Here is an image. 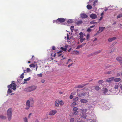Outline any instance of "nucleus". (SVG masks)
<instances>
[{"instance_id":"obj_22","label":"nucleus","mask_w":122,"mask_h":122,"mask_svg":"<svg viewBox=\"0 0 122 122\" xmlns=\"http://www.w3.org/2000/svg\"><path fill=\"white\" fill-rule=\"evenodd\" d=\"M83 22L82 20H80L76 22V24L77 25H80L83 23Z\"/></svg>"},{"instance_id":"obj_20","label":"nucleus","mask_w":122,"mask_h":122,"mask_svg":"<svg viewBox=\"0 0 122 122\" xmlns=\"http://www.w3.org/2000/svg\"><path fill=\"white\" fill-rule=\"evenodd\" d=\"M119 87L117 83H116L115 85L114 88L116 90H118V88Z\"/></svg>"},{"instance_id":"obj_42","label":"nucleus","mask_w":122,"mask_h":122,"mask_svg":"<svg viewBox=\"0 0 122 122\" xmlns=\"http://www.w3.org/2000/svg\"><path fill=\"white\" fill-rule=\"evenodd\" d=\"M24 73H22L21 74V75H20V78H22V79L24 77Z\"/></svg>"},{"instance_id":"obj_11","label":"nucleus","mask_w":122,"mask_h":122,"mask_svg":"<svg viewBox=\"0 0 122 122\" xmlns=\"http://www.w3.org/2000/svg\"><path fill=\"white\" fill-rule=\"evenodd\" d=\"M114 77H112L107 79L106 80V81L108 82H110L113 81L114 79Z\"/></svg>"},{"instance_id":"obj_43","label":"nucleus","mask_w":122,"mask_h":122,"mask_svg":"<svg viewBox=\"0 0 122 122\" xmlns=\"http://www.w3.org/2000/svg\"><path fill=\"white\" fill-rule=\"evenodd\" d=\"M61 49L63 51H65L66 50V48H64L63 47H61Z\"/></svg>"},{"instance_id":"obj_15","label":"nucleus","mask_w":122,"mask_h":122,"mask_svg":"<svg viewBox=\"0 0 122 122\" xmlns=\"http://www.w3.org/2000/svg\"><path fill=\"white\" fill-rule=\"evenodd\" d=\"M86 44V43H82L81 45H78L76 48L77 49H78L82 47L83 46H84Z\"/></svg>"},{"instance_id":"obj_27","label":"nucleus","mask_w":122,"mask_h":122,"mask_svg":"<svg viewBox=\"0 0 122 122\" xmlns=\"http://www.w3.org/2000/svg\"><path fill=\"white\" fill-rule=\"evenodd\" d=\"M94 87L95 88V89L97 91H98L100 89V87L98 86H95Z\"/></svg>"},{"instance_id":"obj_33","label":"nucleus","mask_w":122,"mask_h":122,"mask_svg":"<svg viewBox=\"0 0 122 122\" xmlns=\"http://www.w3.org/2000/svg\"><path fill=\"white\" fill-rule=\"evenodd\" d=\"M122 17V14H119L117 16V18H120Z\"/></svg>"},{"instance_id":"obj_28","label":"nucleus","mask_w":122,"mask_h":122,"mask_svg":"<svg viewBox=\"0 0 122 122\" xmlns=\"http://www.w3.org/2000/svg\"><path fill=\"white\" fill-rule=\"evenodd\" d=\"M78 98L77 97H76L74 98L73 100L74 102H76L78 100Z\"/></svg>"},{"instance_id":"obj_54","label":"nucleus","mask_w":122,"mask_h":122,"mask_svg":"<svg viewBox=\"0 0 122 122\" xmlns=\"http://www.w3.org/2000/svg\"><path fill=\"white\" fill-rule=\"evenodd\" d=\"M78 97H82L81 96V94H78Z\"/></svg>"},{"instance_id":"obj_51","label":"nucleus","mask_w":122,"mask_h":122,"mask_svg":"<svg viewBox=\"0 0 122 122\" xmlns=\"http://www.w3.org/2000/svg\"><path fill=\"white\" fill-rule=\"evenodd\" d=\"M82 111L83 112H86L87 111V110L86 109H83L82 110Z\"/></svg>"},{"instance_id":"obj_6","label":"nucleus","mask_w":122,"mask_h":122,"mask_svg":"<svg viewBox=\"0 0 122 122\" xmlns=\"http://www.w3.org/2000/svg\"><path fill=\"white\" fill-rule=\"evenodd\" d=\"M57 21L59 23H62L64 22L65 21V19L63 18H58L57 19Z\"/></svg>"},{"instance_id":"obj_23","label":"nucleus","mask_w":122,"mask_h":122,"mask_svg":"<svg viewBox=\"0 0 122 122\" xmlns=\"http://www.w3.org/2000/svg\"><path fill=\"white\" fill-rule=\"evenodd\" d=\"M87 9L89 10H91L92 8V6L91 5H88L86 6Z\"/></svg>"},{"instance_id":"obj_60","label":"nucleus","mask_w":122,"mask_h":122,"mask_svg":"<svg viewBox=\"0 0 122 122\" xmlns=\"http://www.w3.org/2000/svg\"><path fill=\"white\" fill-rule=\"evenodd\" d=\"M77 111H74V114L75 115H76L77 114Z\"/></svg>"},{"instance_id":"obj_59","label":"nucleus","mask_w":122,"mask_h":122,"mask_svg":"<svg viewBox=\"0 0 122 122\" xmlns=\"http://www.w3.org/2000/svg\"><path fill=\"white\" fill-rule=\"evenodd\" d=\"M117 75L118 76H120V74L118 73H117Z\"/></svg>"},{"instance_id":"obj_16","label":"nucleus","mask_w":122,"mask_h":122,"mask_svg":"<svg viewBox=\"0 0 122 122\" xmlns=\"http://www.w3.org/2000/svg\"><path fill=\"white\" fill-rule=\"evenodd\" d=\"M108 91V89L106 88H103V89L102 91L103 93L104 94H106L107 93Z\"/></svg>"},{"instance_id":"obj_8","label":"nucleus","mask_w":122,"mask_h":122,"mask_svg":"<svg viewBox=\"0 0 122 122\" xmlns=\"http://www.w3.org/2000/svg\"><path fill=\"white\" fill-rule=\"evenodd\" d=\"M97 15H96L94 14H91L90 17L91 18L93 19H95L97 17Z\"/></svg>"},{"instance_id":"obj_36","label":"nucleus","mask_w":122,"mask_h":122,"mask_svg":"<svg viewBox=\"0 0 122 122\" xmlns=\"http://www.w3.org/2000/svg\"><path fill=\"white\" fill-rule=\"evenodd\" d=\"M30 67H35V65L34 64H32L30 65L29 66Z\"/></svg>"},{"instance_id":"obj_44","label":"nucleus","mask_w":122,"mask_h":122,"mask_svg":"<svg viewBox=\"0 0 122 122\" xmlns=\"http://www.w3.org/2000/svg\"><path fill=\"white\" fill-rule=\"evenodd\" d=\"M74 119L73 118H71L70 120V122H73L74 121Z\"/></svg>"},{"instance_id":"obj_50","label":"nucleus","mask_w":122,"mask_h":122,"mask_svg":"<svg viewBox=\"0 0 122 122\" xmlns=\"http://www.w3.org/2000/svg\"><path fill=\"white\" fill-rule=\"evenodd\" d=\"M27 71L28 72H29L30 71V69L29 68H27L26 69Z\"/></svg>"},{"instance_id":"obj_47","label":"nucleus","mask_w":122,"mask_h":122,"mask_svg":"<svg viewBox=\"0 0 122 122\" xmlns=\"http://www.w3.org/2000/svg\"><path fill=\"white\" fill-rule=\"evenodd\" d=\"M111 71H109L108 72H106L105 73L106 74H110L111 73Z\"/></svg>"},{"instance_id":"obj_5","label":"nucleus","mask_w":122,"mask_h":122,"mask_svg":"<svg viewBox=\"0 0 122 122\" xmlns=\"http://www.w3.org/2000/svg\"><path fill=\"white\" fill-rule=\"evenodd\" d=\"M57 112V111L56 110H51L50 112L49 115L50 116H53Z\"/></svg>"},{"instance_id":"obj_30","label":"nucleus","mask_w":122,"mask_h":122,"mask_svg":"<svg viewBox=\"0 0 122 122\" xmlns=\"http://www.w3.org/2000/svg\"><path fill=\"white\" fill-rule=\"evenodd\" d=\"M76 105V103L75 102H74L72 103L71 105V106L72 107H74Z\"/></svg>"},{"instance_id":"obj_9","label":"nucleus","mask_w":122,"mask_h":122,"mask_svg":"<svg viewBox=\"0 0 122 122\" xmlns=\"http://www.w3.org/2000/svg\"><path fill=\"white\" fill-rule=\"evenodd\" d=\"M59 105V100H56L55 102V105L56 107H58Z\"/></svg>"},{"instance_id":"obj_10","label":"nucleus","mask_w":122,"mask_h":122,"mask_svg":"<svg viewBox=\"0 0 122 122\" xmlns=\"http://www.w3.org/2000/svg\"><path fill=\"white\" fill-rule=\"evenodd\" d=\"M81 17L82 18H86L88 16L84 13L81 14L80 15Z\"/></svg>"},{"instance_id":"obj_18","label":"nucleus","mask_w":122,"mask_h":122,"mask_svg":"<svg viewBox=\"0 0 122 122\" xmlns=\"http://www.w3.org/2000/svg\"><path fill=\"white\" fill-rule=\"evenodd\" d=\"M121 79L120 78H114L113 81L115 82H118L120 81Z\"/></svg>"},{"instance_id":"obj_32","label":"nucleus","mask_w":122,"mask_h":122,"mask_svg":"<svg viewBox=\"0 0 122 122\" xmlns=\"http://www.w3.org/2000/svg\"><path fill=\"white\" fill-rule=\"evenodd\" d=\"M59 104L61 105H63L64 104L62 100H61L60 101H59Z\"/></svg>"},{"instance_id":"obj_40","label":"nucleus","mask_w":122,"mask_h":122,"mask_svg":"<svg viewBox=\"0 0 122 122\" xmlns=\"http://www.w3.org/2000/svg\"><path fill=\"white\" fill-rule=\"evenodd\" d=\"M90 23L92 24H97V22H94V21H91Z\"/></svg>"},{"instance_id":"obj_48","label":"nucleus","mask_w":122,"mask_h":122,"mask_svg":"<svg viewBox=\"0 0 122 122\" xmlns=\"http://www.w3.org/2000/svg\"><path fill=\"white\" fill-rule=\"evenodd\" d=\"M74 26H71V29L72 31L74 30Z\"/></svg>"},{"instance_id":"obj_46","label":"nucleus","mask_w":122,"mask_h":122,"mask_svg":"<svg viewBox=\"0 0 122 122\" xmlns=\"http://www.w3.org/2000/svg\"><path fill=\"white\" fill-rule=\"evenodd\" d=\"M67 22L68 23L70 24L72 23L71 20H69L67 21Z\"/></svg>"},{"instance_id":"obj_24","label":"nucleus","mask_w":122,"mask_h":122,"mask_svg":"<svg viewBox=\"0 0 122 122\" xmlns=\"http://www.w3.org/2000/svg\"><path fill=\"white\" fill-rule=\"evenodd\" d=\"M6 117L5 116L2 115H0V118L2 119H6Z\"/></svg>"},{"instance_id":"obj_39","label":"nucleus","mask_w":122,"mask_h":122,"mask_svg":"<svg viewBox=\"0 0 122 122\" xmlns=\"http://www.w3.org/2000/svg\"><path fill=\"white\" fill-rule=\"evenodd\" d=\"M81 96H82H82H85L86 95V92H83L81 93Z\"/></svg>"},{"instance_id":"obj_4","label":"nucleus","mask_w":122,"mask_h":122,"mask_svg":"<svg viewBox=\"0 0 122 122\" xmlns=\"http://www.w3.org/2000/svg\"><path fill=\"white\" fill-rule=\"evenodd\" d=\"M30 102L29 100H27L26 103V107L25 109L26 110H28L29 108L30 107Z\"/></svg>"},{"instance_id":"obj_13","label":"nucleus","mask_w":122,"mask_h":122,"mask_svg":"<svg viewBox=\"0 0 122 122\" xmlns=\"http://www.w3.org/2000/svg\"><path fill=\"white\" fill-rule=\"evenodd\" d=\"M88 83H87L86 84H83L82 85H78L77 86V88H83V87H84L85 86H86L88 84Z\"/></svg>"},{"instance_id":"obj_37","label":"nucleus","mask_w":122,"mask_h":122,"mask_svg":"<svg viewBox=\"0 0 122 122\" xmlns=\"http://www.w3.org/2000/svg\"><path fill=\"white\" fill-rule=\"evenodd\" d=\"M23 120L25 122H28V120L26 117H25L23 118Z\"/></svg>"},{"instance_id":"obj_29","label":"nucleus","mask_w":122,"mask_h":122,"mask_svg":"<svg viewBox=\"0 0 122 122\" xmlns=\"http://www.w3.org/2000/svg\"><path fill=\"white\" fill-rule=\"evenodd\" d=\"M98 82L99 84H102L104 82V81L102 80H100L98 81Z\"/></svg>"},{"instance_id":"obj_35","label":"nucleus","mask_w":122,"mask_h":122,"mask_svg":"<svg viewBox=\"0 0 122 122\" xmlns=\"http://www.w3.org/2000/svg\"><path fill=\"white\" fill-rule=\"evenodd\" d=\"M102 50H100L99 51H96L95 52V54H98V53H99L101 52H102Z\"/></svg>"},{"instance_id":"obj_53","label":"nucleus","mask_w":122,"mask_h":122,"mask_svg":"<svg viewBox=\"0 0 122 122\" xmlns=\"http://www.w3.org/2000/svg\"><path fill=\"white\" fill-rule=\"evenodd\" d=\"M111 66V65H108L106 66V68H108Z\"/></svg>"},{"instance_id":"obj_34","label":"nucleus","mask_w":122,"mask_h":122,"mask_svg":"<svg viewBox=\"0 0 122 122\" xmlns=\"http://www.w3.org/2000/svg\"><path fill=\"white\" fill-rule=\"evenodd\" d=\"M90 37V35L89 34H87L86 36V40H87V41H88L89 40Z\"/></svg>"},{"instance_id":"obj_19","label":"nucleus","mask_w":122,"mask_h":122,"mask_svg":"<svg viewBox=\"0 0 122 122\" xmlns=\"http://www.w3.org/2000/svg\"><path fill=\"white\" fill-rule=\"evenodd\" d=\"M79 35H80L79 37L80 38H82V37H83L84 36H85V34L84 33H83L82 32L80 33Z\"/></svg>"},{"instance_id":"obj_49","label":"nucleus","mask_w":122,"mask_h":122,"mask_svg":"<svg viewBox=\"0 0 122 122\" xmlns=\"http://www.w3.org/2000/svg\"><path fill=\"white\" fill-rule=\"evenodd\" d=\"M91 31V29L89 28H88L87 30V31L88 32H90Z\"/></svg>"},{"instance_id":"obj_12","label":"nucleus","mask_w":122,"mask_h":122,"mask_svg":"<svg viewBox=\"0 0 122 122\" xmlns=\"http://www.w3.org/2000/svg\"><path fill=\"white\" fill-rule=\"evenodd\" d=\"M71 53L72 54L78 55L79 54V52L77 50L73 51L71 52Z\"/></svg>"},{"instance_id":"obj_64","label":"nucleus","mask_w":122,"mask_h":122,"mask_svg":"<svg viewBox=\"0 0 122 122\" xmlns=\"http://www.w3.org/2000/svg\"><path fill=\"white\" fill-rule=\"evenodd\" d=\"M95 26V25H93L90 26V28H93Z\"/></svg>"},{"instance_id":"obj_52","label":"nucleus","mask_w":122,"mask_h":122,"mask_svg":"<svg viewBox=\"0 0 122 122\" xmlns=\"http://www.w3.org/2000/svg\"><path fill=\"white\" fill-rule=\"evenodd\" d=\"M52 50H55V48L54 46H52Z\"/></svg>"},{"instance_id":"obj_41","label":"nucleus","mask_w":122,"mask_h":122,"mask_svg":"<svg viewBox=\"0 0 122 122\" xmlns=\"http://www.w3.org/2000/svg\"><path fill=\"white\" fill-rule=\"evenodd\" d=\"M72 61L70 59H69L68 60V61L66 63V64H67L70 63Z\"/></svg>"},{"instance_id":"obj_56","label":"nucleus","mask_w":122,"mask_h":122,"mask_svg":"<svg viewBox=\"0 0 122 122\" xmlns=\"http://www.w3.org/2000/svg\"><path fill=\"white\" fill-rule=\"evenodd\" d=\"M73 63H72L70 64L68 66V67H69L71 66L73 64Z\"/></svg>"},{"instance_id":"obj_45","label":"nucleus","mask_w":122,"mask_h":122,"mask_svg":"<svg viewBox=\"0 0 122 122\" xmlns=\"http://www.w3.org/2000/svg\"><path fill=\"white\" fill-rule=\"evenodd\" d=\"M37 75L39 77H41L42 76V73L38 74Z\"/></svg>"},{"instance_id":"obj_7","label":"nucleus","mask_w":122,"mask_h":122,"mask_svg":"<svg viewBox=\"0 0 122 122\" xmlns=\"http://www.w3.org/2000/svg\"><path fill=\"white\" fill-rule=\"evenodd\" d=\"M116 60L121 65H122V57H117L116 58Z\"/></svg>"},{"instance_id":"obj_2","label":"nucleus","mask_w":122,"mask_h":122,"mask_svg":"<svg viewBox=\"0 0 122 122\" xmlns=\"http://www.w3.org/2000/svg\"><path fill=\"white\" fill-rule=\"evenodd\" d=\"M12 108H10L8 109L7 111V115L9 121H10L11 118L12 114Z\"/></svg>"},{"instance_id":"obj_21","label":"nucleus","mask_w":122,"mask_h":122,"mask_svg":"<svg viewBox=\"0 0 122 122\" xmlns=\"http://www.w3.org/2000/svg\"><path fill=\"white\" fill-rule=\"evenodd\" d=\"M105 27H99V31H100V32H102L104 30Z\"/></svg>"},{"instance_id":"obj_17","label":"nucleus","mask_w":122,"mask_h":122,"mask_svg":"<svg viewBox=\"0 0 122 122\" xmlns=\"http://www.w3.org/2000/svg\"><path fill=\"white\" fill-rule=\"evenodd\" d=\"M80 102L82 103H86L88 101L86 99H82L80 100Z\"/></svg>"},{"instance_id":"obj_1","label":"nucleus","mask_w":122,"mask_h":122,"mask_svg":"<svg viewBox=\"0 0 122 122\" xmlns=\"http://www.w3.org/2000/svg\"><path fill=\"white\" fill-rule=\"evenodd\" d=\"M14 82V81H12V83L7 86V87L9 88L7 92L8 93L10 94L11 93L12 91L11 89H10V88H11L12 87H13L12 88V89L13 90H15L16 89V85L15 83H13Z\"/></svg>"},{"instance_id":"obj_31","label":"nucleus","mask_w":122,"mask_h":122,"mask_svg":"<svg viewBox=\"0 0 122 122\" xmlns=\"http://www.w3.org/2000/svg\"><path fill=\"white\" fill-rule=\"evenodd\" d=\"M58 20H57H57H54L53 21V23H56L57 24H59V23L58 22V21H57Z\"/></svg>"},{"instance_id":"obj_25","label":"nucleus","mask_w":122,"mask_h":122,"mask_svg":"<svg viewBox=\"0 0 122 122\" xmlns=\"http://www.w3.org/2000/svg\"><path fill=\"white\" fill-rule=\"evenodd\" d=\"M97 0H95L93 2V5L94 6L96 5L97 3Z\"/></svg>"},{"instance_id":"obj_63","label":"nucleus","mask_w":122,"mask_h":122,"mask_svg":"<svg viewBox=\"0 0 122 122\" xmlns=\"http://www.w3.org/2000/svg\"><path fill=\"white\" fill-rule=\"evenodd\" d=\"M45 81L44 80H42L41 82L42 83H44Z\"/></svg>"},{"instance_id":"obj_58","label":"nucleus","mask_w":122,"mask_h":122,"mask_svg":"<svg viewBox=\"0 0 122 122\" xmlns=\"http://www.w3.org/2000/svg\"><path fill=\"white\" fill-rule=\"evenodd\" d=\"M67 39L68 40L69 39V36L68 34H67Z\"/></svg>"},{"instance_id":"obj_14","label":"nucleus","mask_w":122,"mask_h":122,"mask_svg":"<svg viewBox=\"0 0 122 122\" xmlns=\"http://www.w3.org/2000/svg\"><path fill=\"white\" fill-rule=\"evenodd\" d=\"M117 39L116 37H113L112 38H110L108 39V41L109 42H112L113 41L116 40Z\"/></svg>"},{"instance_id":"obj_3","label":"nucleus","mask_w":122,"mask_h":122,"mask_svg":"<svg viewBox=\"0 0 122 122\" xmlns=\"http://www.w3.org/2000/svg\"><path fill=\"white\" fill-rule=\"evenodd\" d=\"M37 88L36 86H33L27 87L25 89V91L27 92H31L35 90Z\"/></svg>"},{"instance_id":"obj_55","label":"nucleus","mask_w":122,"mask_h":122,"mask_svg":"<svg viewBox=\"0 0 122 122\" xmlns=\"http://www.w3.org/2000/svg\"><path fill=\"white\" fill-rule=\"evenodd\" d=\"M86 115L85 114L84 115H83V116L82 117L84 118H86Z\"/></svg>"},{"instance_id":"obj_61","label":"nucleus","mask_w":122,"mask_h":122,"mask_svg":"<svg viewBox=\"0 0 122 122\" xmlns=\"http://www.w3.org/2000/svg\"><path fill=\"white\" fill-rule=\"evenodd\" d=\"M120 88L122 90V84H120Z\"/></svg>"},{"instance_id":"obj_26","label":"nucleus","mask_w":122,"mask_h":122,"mask_svg":"<svg viewBox=\"0 0 122 122\" xmlns=\"http://www.w3.org/2000/svg\"><path fill=\"white\" fill-rule=\"evenodd\" d=\"M80 42L82 43L83 42V41H84L85 40V38L83 37H82V38H80Z\"/></svg>"},{"instance_id":"obj_62","label":"nucleus","mask_w":122,"mask_h":122,"mask_svg":"<svg viewBox=\"0 0 122 122\" xmlns=\"http://www.w3.org/2000/svg\"><path fill=\"white\" fill-rule=\"evenodd\" d=\"M30 78V77H29L28 78H27L26 79V81H29V80Z\"/></svg>"},{"instance_id":"obj_38","label":"nucleus","mask_w":122,"mask_h":122,"mask_svg":"<svg viewBox=\"0 0 122 122\" xmlns=\"http://www.w3.org/2000/svg\"><path fill=\"white\" fill-rule=\"evenodd\" d=\"M78 110V108L76 107H74L73 108V110L74 111H77Z\"/></svg>"},{"instance_id":"obj_57","label":"nucleus","mask_w":122,"mask_h":122,"mask_svg":"<svg viewBox=\"0 0 122 122\" xmlns=\"http://www.w3.org/2000/svg\"><path fill=\"white\" fill-rule=\"evenodd\" d=\"M73 97V96L72 95H71L70 96V98L71 99H72Z\"/></svg>"}]
</instances>
